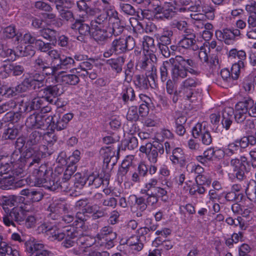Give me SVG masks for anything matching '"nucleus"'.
<instances>
[{"label": "nucleus", "mask_w": 256, "mask_h": 256, "mask_svg": "<svg viewBox=\"0 0 256 256\" xmlns=\"http://www.w3.org/2000/svg\"><path fill=\"white\" fill-rule=\"evenodd\" d=\"M53 120L52 116L42 115V114H36L35 124L36 126L34 128H40L43 130H48L51 125V122Z\"/></svg>", "instance_id": "nucleus-18"}, {"label": "nucleus", "mask_w": 256, "mask_h": 256, "mask_svg": "<svg viewBox=\"0 0 256 256\" xmlns=\"http://www.w3.org/2000/svg\"><path fill=\"white\" fill-rule=\"evenodd\" d=\"M15 179L10 174L0 177V184L4 189H11L14 188Z\"/></svg>", "instance_id": "nucleus-48"}, {"label": "nucleus", "mask_w": 256, "mask_h": 256, "mask_svg": "<svg viewBox=\"0 0 256 256\" xmlns=\"http://www.w3.org/2000/svg\"><path fill=\"white\" fill-rule=\"evenodd\" d=\"M134 46L135 40L132 36H121L112 42L110 48L106 50L103 55L104 58H108L114 53L120 54L130 50Z\"/></svg>", "instance_id": "nucleus-4"}, {"label": "nucleus", "mask_w": 256, "mask_h": 256, "mask_svg": "<svg viewBox=\"0 0 256 256\" xmlns=\"http://www.w3.org/2000/svg\"><path fill=\"white\" fill-rule=\"evenodd\" d=\"M158 180L156 178H151L148 182L145 184L143 189L140 191L142 194H148L154 192L155 188H156Z\"/></svg>", "instance_id": "nucleus-53"}, {"label": "nucleus", "mask_w": 256, "mask_h": 256, "mask_svg": "<svg viewBox=\"0 0 256 256\" xmlns=\"http://www.w3.org/2000/svg\"><path fill=\"white\" fill-rule=\"evenodd\" d=\"M28 102L31 112L32 110L40 109L41 107L44 106V103H46V102L44 98L42 96V98H35L28 101Z\"/></svg>", "instance_id": "nucleus-49"}, {"label": "nucleus", "mask_w": 256, "mask_h": 256, "mask_svg": "<svg viewBox=\"0 0 256 256\" xmlns=\"http://www.w3.org/2000/svg\"><path fill=\"white\" fill-rule=\"evenodd\" d=\"M70 28L75 30H78L80 36L78 37L79 40H83V36H88L90 33L91 26L84 22V20L82 19H76L74 22L70 25Z\"/></svg>", "instance_id": "nucleus-11"}, {"label": "nucleus", "mask_w": 256, "mask_h": 256, "mask_svg": "<svg viewBox=\"0 0 256 256\" xmlns=\"http://www.w3.org/2000/svg\"><path fill=\"white\" fill-rule=\"evenodd\" d=\"M84 183L96 188L104 184V180L99 174H92L84 180Z\"/></svg>", "instance_id": "nucleus-26"}, {"label": "nucleus", "mask_w": 256, "mask_h": 256, "mask_svg": "<svg viewBox=\"0 0 256 256\" xmlns=\"http://www.w3.org/2000/svg\"><path fill=\"white\" fill-rule=\"evenodd\" d=\"M93 65L88 61H84L81 62L78 66L75 68L76 72L79 75V76L86 78L88 76V72L92 69Z\"/></svg>", "instance_id": "nucleus-31"}, {"label": "nucleus", "mask_w": 256, "mask_h": 256, "mask_svg": "<svg viewBox=\"0 0 256 256\" xmlns=\"http://www.w3.org/2000/svg\"><path fill=\"white\" fill-rule=\"evenodd\" d=\"M202 12L209 20H212L215 17L216 10L210 4L204 2L201 5Z\"/></svg>", "instance_id": "nucleus-46"}, {"label": "nucleus", "mask_w": 256, "mask_h": 256, "mask_svg": "<svg viewBox=\"0 0 256 256\" xmlns=\"http://www.w3.org/2000/svg\"><path fill=\"white\" fill-rule=\"evenodd\" d=\"M92 36L98 44H103L110 37L108 26L91 27Z\"/></svg>", "instance_id": "nucleus-12"}, {"label": "nucleus", "mask_w": 256, "mask_h": 256, "mask_svg": "<svg viewBox=\"0 0 256 256\" xmlns=\"http://www.w3.org/2000/svg\"><path fill=\"white\" fill-rule=\"evenodd\" d=\"M18 133V130L15 128H8L3 133L2 138L5 140H14Z\"/></svg>", "instance_id": "nucleus-61"}, {"label": "nucleus", "mask_w": 256, "mask_h": 256, "mask_svg": "<svg viewBox=\"0 0 256 256\" xmlns=\"http://www.w3.org/2000/svg\"><path fill=\"white\" fill-rule=\"evenodd\" d=\"M217 39L224 42L226 44H232L234 42L232 33L230 28H224L222 30H217L215 32Z\"/></svg>", "instance_id": "nucleus-17"}, {"label": "nucleus", "mask_w": 256, "mask_h": 256, "mask_svg": "<svg viewBox=\"0 0 256 256\" xmlns=\"http://www.w3.org/2000/svg\"><path fill=\"white\" fill-rule=\"evenodd\" d=\"M80 235L78 237L77 244L82 246L84 248H90L95 242L94 240L88 236H84L82 234V231H78Z\"/></svg>", "instance_id": "nucleus-38"}, {"label": "nucleus", "mask_w": 256, "mask_h": 256, "mask_svg": "<svg viewBox=\"0 0 256 256\" xmlns=\"http://www.w3.org/2000/svg\"><path fill=\"white\" fill-rule=\"evenodd\" d=\"M50 213L48 216L52 220H60L63 214L68 213V208L66 204L54 203L48 208Z\"/></svg>", "instance_id": "nucleus-10"}, {"label": "nucleus", "mask_w": 256, "mask_h": 256, "mask_svg": "<svg viewBox=\"0 0 256 256\" xmlns=\"http://www.w3.org/2000/svg\"><path fill=\"white\" fill-rule=\"evenodd\" d=\"M32 64L36 71L46 74L47 76L54 75V65L52 66V63L42 56L36 58L34 60Z\"/></svg>", "instance_id": "nucleus-8"}, {"label": "nucleus", "mask_w": 256, "mask_h": 256, "mask_svg": "<svg viewBox=\"0 0 256 256\" xmlns=\"http://www.w3.org/2000/svg\"><path fill=\"white\" fill-rule=\"evenodd\" d=\"M6 214L2 217L4 224L7 226L16 227V224L22 225L26 218V212L21 207H14L10 212H6V208L4 207Z\"/></svg>", "instance_id": "nucleus-6"}, {"label": "nucleus", "mask_w": 256, "mask_h": 256, "mask_svg": "<svg viewBox=\"0 0 256 256\" xmlns=\"http://www.w3.org/2000/svg\"><path fill=\"white\" fill-rule=\"evenodd\" d=\"M39 33L40 36L52 42V44L55 46L56 43V38L59 34L58 31L50 28H42L39 30Z\"/></svg>", "instance_id": "nucleus-23"}, {"label": "nucleus", "mask_w": 256, "mask_h": 256, "mask_svg": "<svg viewBox=\"0 0 256 256\" xmlns=\"http://www.w3.org/2000/svg\"><path fill=\"white\" fill-rule=\"evenodd\" d=\"M125 58L123 56H118L116 58H112L107 60L106 63L117 74L122 72V66L124 62Z\"/></svg>", "instance_id": "nucleus-22"}, {"label": "nucleus", "mask_w": 256, "mask_h": 256, "mask_svg": "<svg viewBox=\"0 0 256 256\" xmlns=\"http://www.w3.org/2000/svg\"><path fill=\"white\" fill-rule=\"evenodd\" d=\"M104 12L106 17L109 18V20L114 18L116 21L120 20L118 16V12L115 10L114 6L110 2L105 4L104 6Z\"/></svg>", "instance_id": "nucleus-39"}, {"label": "nucleus", "mask_w": 256, "mask_h": 256, "mask_svg": "<svg viewBox=\"0 0 256 256\" xmlns=\"http://www.w3.org/2000/svg\"><path fill=\"white\" fill-rule=\"evenodd\" d=\"M157 60L154 54L143 52L142 54L138 57L136 64L142 70L146 71V74L154 82L158 78L156 66Z\"/></svg>", "instance_id": "nucleus-5"}, {"label": "nucleus", "mask_w": 256, "mask_h": 256, "mask_svg": "<svg viewBox=\"0 0 256 256\" xmlns=\"http://www.w3.org/2000/svg\"><path fill=\"white\" fill-rule=\"evenodd\" d=\"M112 237L114 238L116 236V234L113 232V228L110 226H104L100 230V232L97 234L96 238L98 240H102V239L106 238Z\"/></svg>", "instance_id": "nucleus-41"}, {"label": "nucleus", "mask_w": 256, "mask_h": 256, "mask_svg": "<svg viewBox=\"0 0 256 256\" xmlns=\"http://www.w3.org/2000/svg\"><path fill=\"white\" fill-rule=\"evenodd\" d=\"M140 150L146 154L148 160L151 163L156 164L158 162V158L164 153V148L162 143L148 142L145 145L142 146Z\"/></svg>", "instance_id": "nucleus-7"}, {"label": "nucleus", "mask_w": 256, "mask_h": 256, "mask_svg": "<svg viewBox=\"0 0 256 256\" xmlns=\"http://www.w3.org/2000/svg\"><path fill=\"white\" fill-rule=\"evenodd\" d=\"M57 78L66 84L75 86L80 82L79 77L74 74L58 75Z\"/></svg>", "instance_id": "nucleus-29"}, {"label": "nucleus", "mask_w": 256, "mask_h": 256, "mask_svg": "<svg viewBox=\"0 0 256 256\" xmlns=\"http://www.w3.org/2000/svg\"><path fill=\"white\" fill-rule=\"evenodd\" d=\"M195 182L198 185H202L204 186H209L212 182L210 177L206 174H203L200 175H197L195 178Z\"/></svg>", "instance_id": "nucleus-56"}, {"label": "nucleus", "mask_w": 256, "mask_h": 256, "mask_svg": "<svg viewBox=\"0 0 256 256\" xmlns=\"http://www.w3.org/2000/svg\"><path fill=\"white\" fill-rule=\"evenodd\" d=\"M42 230H45V232L47 233L48 235H50V237L52 238V240L61 241L64 238V240L62 243V244L66 248H71L77 244L78 237L80 235L78 230L74 227L67 229L65 233L60 232L56 230V227L50 226H46V224L42 225Z\"/></svg>", "instance_id": "nucleus-3"}, {"label": "nucleus", "mask_w": 256, "mask_h": 256, "mask_svg": "<svg viewBox=\"0 0 256 256\" xmlns=\"http://www.w3.org/2000/svg\"><path fill=\"white\" fill-rule=\"evenodd\" d=\"M100 152L102 155L104 163L106 164V167L109 164H111L112 166L115 164L117 158L114 156L115 152L112 150L111 146L106 147V148H102Z\"/></svg>", "instance_id": "nucleus-21"}, {"label": "nucleus", "mask_w": 256, "mask_h": 256, "mask_svg": "<svg viewBox=\"0 0 256 256\" xmlns=\"http://www.w3.org/2000/svg\"><path fill=\"white\" fill-rule=\"evenodd\" d=\"M46 76H47L46 74L38 72L34 74L30 77L34 84V89H36V88H39L44 86Z\"/></svg>", "instance_id": "nucleus-44"}, {"label": "nucleus", "mask_w": 256, "mask_h": 256, "mask_svg": "<svg viewBox=\"0 0 256 256\" xmlns=\"http://www.w3.org/2000/svg\"><path fill=\"white\" fill-rule=\"evenodd\" d=\"M20 194L27 196L32 202H38L43 198V194L40 190L24 189L20 192Z\"/></svg>", "instance_id": "nucleus-24"}, {"label": "nucleus", "mask_w": 256, "mask_h": 256, "mask_svg": "<svg viewBox=\"0 0 256 256\" xmlns=\"http://www.w3.org/2000/svg\"><path fill=\"white\" fill-rule=\"evenodd\" d=\"M189 193L190 194L194 196L198 194H204L206 192V188L202 185H198L196 182L191 186H189Z\"/></svg>", "instance_id": "nucleus-59"}, {"label": "nucleus", "mask_w": 256, "mask_h": 256, "mask_svg": "<svg viewBox=\"0 0 256 256\" xmlns=\"http://www.w3.org/2000/svg\"><path fill=\"white\" fill-rule=\"evenodd\" d=\"M229 57L230 59H238L237 62H244L246 59V53L244 50H238L236 48L232 49L229 52Z\"/></svg>", "instance_id": "nucleus-51"}, {"label": "nucleus", "mask_w": 256, "mask_h": 256, "mask_svg": "<svg viewBox=\"0 0 256 256\" xmlns=\"http://www.w3.org/2000/svg\"><path fill=\"white\" fill-rule=\"evenodd\" d=\"M196 43V38L183 37L178 42V45L180 47L185 49H192L193 50H196L198 49V46Z\"/></svg>", "instance_id": "nucleus-34"}, {"label": "nucleus", "mask_w": 256, "mask_h": 256, "mask_svg": "<svg viewBox=\"0 0 256 256\" xmlns=\"http://www.w3.org/2000/svg\"><path fill=\"white\" fill-rule=\"evenodd\" d=\"M178 82L174 80V78H169L166 80V88L168 94L170 95V99L173 103L175 101L176 96L178 94V90L175 86V83Z\"/></svg>", "instance_id": "nucleus-25"}, {"label": "nucleus", "mask_w": 256, "mask_h": 256, "mask_svg": "<svg viewBox=\"0 0 256 256\" xmlns=\"http://www.w3.org/2000/svg\"><path fill=\"white\" fill-rule=\"evenodd\" d=\"M174 104H176L180 98L188 100L192 102L195 100L194 90L180 84L178 90V94L176 96Z\"/></svg>", "instance_id": "nucleus-14"}, {"label": "nucleus", "mask_w": 256, "mask_h": 256, "mask_svg": "<svg viewBox=\"0 0 256 256\" xmlns=\"http://www.w3.org/2000/svg\"><path fill=\"white\" fill-rule=\"evenodd\" d=\"M170 62L172 66L171 78L176 81L180 82L187 78L188 72L196 76L200 74V71L194 68L196 66L195 62L187 56H176L174 58H170Z\"/></svg>", "instance_id": "nucleus-2"}, {"label": "nucleus", "mask_w": 256, "mask_h": 256, "mask_svg": "<svg viewBox=\"0 0 256 256\" xmlns=\"http://www.w3.org/2000/svg\"><path fill=\"white\" fill-rule=\"evenodd\" d=\"M170 160L174 164H178L180 167H184L186 163V156L180 148L172 150Z\"/></svg>", "instance_id": "nucleus-15"}, {"label": "nucleus", "mask_w": 256, "mask_h": 256, "mask_svg": "<svg viewBox=\"0 0 256 256\" xmlns=\"http://www.w3.org/2000/svg\"><path fill=\"white\" fill-rule=\"evenodd\" d=\"M0 69L6 73H10L14 76H19L24 71V66L18 64H4L1 63Z\"/></svg>", "instance_id": "nucleus-16"}, {"label": "nucleus", "mask_w": 256, "mask_h": 256, "mask_svg": "<svg viewBox=\"0 0 256 256\" xmlns=\"http://www.w3.org/2000/svg\"><path fill=\"white\" fill-rule=\"evenodd\" d=\"M246 10L250 14L248 18V24L249 26L253 28L256 26V2L252 3L250 4H247L246 6Z\"/></svg>", "instance_id": "nucleus-32"}, {"label": "nucleus", "mask_w": 256, "mask_h": 256, "mask_svg": "<svg viewBox=\"0 0 256 256\" xmlns=\"http://www.w3.org/2000/svg\"><path fill=\"white\" fill-rule=\"evenodd\" d=\"M254 80L252 76L249 75L244 79L242 86L246 92H250L254 89Z\"/></svg>", "instance_id": "nucleus-64"}, {"label": "nucleus", "mask_w": 256, "mask_h": 256, "mask_svg": "<svg viewBox=\"0 0 256 256\" xmlns=\"http://www.w3.org/2000/svg\"><path fill=\"white\" fill-rule=\"evenodd\" d=\"M148 76L144 75H136L134 82L136 86L140 90H148L150 86V81L148 80Z\"/></svg>", "instance_id": "nucleus-33"}, {"label": "nucleus", "mask_w": 256, "mask_h": 256, "mask_svg": "<svg viewBox=\"0 0 256 256\" xmlns=\"http://www.w3.org/2000/svg\"><path fill=\"white\" fill-rule=\"evenodd\" d=\"M108 18L104 12L102 13L96 18L91 20V27H104L108 26Z\"/></svg>", "instance_id": "nucleus-40"}, {"label": "nucleus", "mask_w": 256, "mask_h": 256, "mask_svg": "<svg viewBox=\"0 0 256 256\" xmlns=\"http://www.w3.org/2000/svg\"><path fill=\"white\" fill-rule=\"evenodd\" d=\"M244 67V62H235L231 68L230 75L232 80H236L239 77L240 69Z\"/></svg>", "instance_id": "nucleus-50"}, {"label": "nucleus", "mask_w": 256, "mask_h": 256, "mask_svg": "<svg viewBox=\"0 0 256 256\" xmlns=\"http://www.w3.org/2000/svg\"><path fill=\"white\" fill-rule=\"evenodd\" d=\"M180 84L194 90L196 88L200 86L201 82L196 76H190L184 80Z\"/></svg>", "instance_id": "nucleus-45"}, {"label": "nucleus", "mask_w": 256, "mask_h": 256, "mask_svg": "<svg viewBox=\"0 0 256 256\" xmlns=\"http://www.w3.org/2000/svg\"><path fill=\"white\" fill-rule=\"evenodd\" d=\"M24 158L34 159L36 158H40V160H42V152L39 150H35L33 148H28L24 152Z\"/></svg>", "instance_id": "nucleus-60"}, {"label": "nucleus", "mask_w": 256, "mask_h": 256, "mask_svg": "<svg viewBox=\"0 0 256 256\" xmlns=\"http://www.w3.org/2000/svg\"><path fill=\"white\" fill-rule=\"evenodd\" d=\"M155 36L159 41L158 44H170L173 36V32L168 28H165L161 34H157Z\"/></svg>", "instance_id": "nucleus-27"}, {"label": "nucleus", "mask_w": 256, "mask_h": 256, "mask_svg": "<svg viewBox=\"0 0 256 256\" xmlns=\"http://www.w3.org/2000/svg\"><path fill=\"white\" fill-rule=\"evenodd\" d=\"M38 38L35 37L30 32L25 34L22 36V34L16 36V40L22 44H35Z\"/></svg>", "instance_id": "nucleus-42"}, {"label": "nucleus", "mask_w": 256, "mask_h": 256, "mask_svg": "<svg viewBox=\"0 0 256 256\" xmlns=\"http://www.w3.org/2000/svg\"><path fill=\"white\" fill-rule=\"evenodd\" d=\"M176 8L170 2H165L163 5L162 14L156 16V19L163 20H170L176 14Z\"/></svg>", "instance_id": "nucleus-19"}, {"label": "nucleus", "mask_w": 256, "mask_h": 256, "mask_svg": "<svg viewBox=\"0 0 256 256\" xmlns=\"http://www.w3.org/2000/svg\"><path fill=\"white\" fill-rule=\"evenodd\" d=\"M250 184V182L238 181L232 186L231 190L235 194L243 190L247 193Z\"/></svg>", "instance_id": "nucleus-52"}, {"label": "nucleus", "mask_w": 256, "mask_h": 256, "mask_svg": "<svg viewBox=\"0 0 256 256\" xmlns=\"http://www.w3.org/2000/svg\"><path fill=\"white\" fill-rule=\"evenodd\" d=\"M52 44L50 42H44L42 40L38 38L35 43V46L38 50L41 52H47L52 48Z\"/></svg>", "instance_id": "nucleus-63"}, {"label": "nucleus", "mask_w": 256, "mask_h": 256, "mask_svg": "<svg viewBox=\"0 0 256 256\" xmlns=\"http://www.w3.org/2000/svg\"><path fill=\"white\" fill-rule=\"evenodd\" d=\"M76 166H68L65 170L62 180L56 173H54L50 168L46 164H41L38 169L34 171L36 176L37 185L52 191L59 190L62 192L70 190V180L76 170Z\"/></svg>", "instance_id": "nucleus-1"}, {"label": "nucleus", "mask_w": 256, "mask_h": 256, "mask_svg": "<svg viewBox=\"0 0 256 256\" xmlns=\"http://www.w3.org/2000/svg\"><path fill=\"white\" fill-rule=\"evenodd\" d=\"M252 106V100L250 97H244L240 100L235 106V108L248 113L250 108Z\"/></svg>", "instance_id": "nucleus-36"}, {"label": "nucleus", "mask_w": 256, "mask_h": 256, "mask_svg": "<svg viewBox=\"0 0 256 256\" xmlns=\"http://www.w3.org/2000/svg\"><path fill=\"white\" fill-rule=\"evenodd\" d=\"M61 84L50 85L42 90L43 92L42 97L46 102L50 104L56 103L54 98L60 96L64 92Z\"/></svg>", "instance_id": "nucleus-9"}, {"label": "nucleus", "mask_w": 256, "mask_h": 256, "mask_svg": "<svg viewBox=\"0 0 256 256\" xmlns=\"http://www.w3.org/2000/svg\"><path fill=\"white\" fill-rule=\"evenodd\" d=\"M142 46L144 51L146 52H153L154 50L156 49L154 44V40L150 36H144L143 38Z\"/></svg>", "instance_id": "nucleus-47"}, {"label": "nucleus", "mask_w": 256, "mask_h": 256, "mask_svg": "<svg viewBox=\"0 0 256 256\" xmlns=\"http://www.w3.org/2000/svg\"><path fill=\"white\" fill-rule=\"evenodd\" d=\"M145 194L147 196L146 202L148 206H151L152 208L155 209L159 206H158L159 199L154 192Z\"/></svg>", "instance_id": "nucleus-57"}, {"label": "nucleus", "mask_w": 256, "mask_h": 256, "mask_svg": "<svg viewBox=\"0 0 256 256\" xmlns=\"http://www.w3.org/2000/svg\"><path fill=\"white\" fill-rule=\"evenodd\" d=\"M42 136V134L37 130H34L29 135L26 141V146H32L38 144Z\"/></svg>", "instance_id": "nucleus-35"}, {"label": "nucleus", "mask_w": 256, "mask_h": 256, "mask_svg": "<svg viewBox=\"0 0 256 256\" xmlns=\"http://www.w3.org/2000/svg\"><path fill=\"white\" fill-rule=\"evenodd\" d=\"M108 28L110 38L112 36H118L122 34L124 30V27L121 24L120 20H116L109 24Z\"/></svg>", "instance_id": "nucleus-30"}, {"label": "nucleus", "mask_w": 256, "mask_h": 256, "mask_svg": "<svg viewBox=\"0 0 256 256\" xmlns=\"http://www.w3.org/2000/svg\"><path fill=\"white\" fill-rule=\"evenodd\" d=\"M0 55L2 57H8V60H15L16 54L14 51L8 48L6 46L3 44H0Z\"/></svg>", "instance_id": "nucleus-55"}, {"label": "nucleus", "mask_w": 256, "mask_h": 256, "mask_svg": "<svg viewBox=\"0 0 256 256\" xmlns=\"http://www.w3.org/2000/svg\"><path fill=\"white\" fill-rule=\"evenodd\" d=\"M208 130L205 124L198 122L192 128V136L195 138H201Z\"/></svg>", "instance_id": "nucleus-37"}, {"label": "nucleus", "mask_w": 256, "mask_h": 256, "mask_svg": "<svg viewBox=\"0 0 256 256\" xmlns=\"http://www.w3.org/2000/svg\"><path fill=\"white\" fill-rule=\"evenodd\" d=\"M234 111L232 110H224L222 113V127L228 130L232 124L234 118Z\"/></svg>", "instance_id": "nucleus-28"}, {"label": "nucleus", "mask_w": 256, "mask_h": 256, "mask_svg": "<svg viewBox=\"0 0 256 256\" xmlns=\"http://www.w3.org/2000/svg\"><path fill=\"white\" fill-rule=\"evenodd\" d=\"M24 162L26 166L29 169L30 168H32L34 169L32 175L34 177L35 183L37 184L36 176H34V170L39 168L40 166H38V165L41 160H40V158H36L34 159H32L30 158V159L24 158Z\"/></svg>", "instance_id": "nucleus-54"}, {"label": "nucleus", "mask_w": 256, "mask_h": 256, "mask_svg": "<svg viewBox=\"0 0 256 256\" xmlns=\"http://www.w3.org/2000/svg\"><path fill=\"white\" fill-rule=\"evenodd\" d=\"M26 250L30 256H50V252L44 248V245L38 242L26 243Z\"/></svg>", "instance_id": "nucleus-13"}, {"label": "nucleus", "mask_w": 256, "mask_h": 256, "mask_svg": "<svg viewBox=\"0 0 256 256\" xmlns=\"http://www.w3.org/2000/svg\"><path fill=\"white\" fill-rule=\"evenodd\" d=\"M170 63V62H169L167 60L164 61L160 67V78L161 82H166V80H168V68Z\"/></svg>", "instance_id": "nucleus-58"}, {"label": "nucleus", "mask_w": 256, "mask_h": 256, "mask_svg": "<svg viewBox=\"0 0 256 256\" xmlns=\"http://www.w3.org/2000/svg\"><path fill=\"white\" fill-rule=\"evenodd\" d=\"M122 99L124 104L133 102L136 98L134 90L132 87H126L122 93Z\"/></svg>", "instance_id": "nucleus-43"}, {"label": "nucleus", "mask_w": 256, "mask_h": 256, "mask_svg": "<svg viewBox=\"0 0 256 256\" xmlns=\"http://www.w3.org/2000/svg\"><path fill=\"white\" fill-rule=\"evenodd\" d=\"M80 152L78 150H75L72 155L66 158V164L68 166H76V164L80 158Z\"/></svg>", "instance_id": "nucleus-62"}, {"label": "nucleus", "mask_w": 256, "mask_h": 256, "mask_svg": "<svg viewBox=\"0 0 256 256\" xmlns=\"http://www.w3.org/2000/svg\"><path fill=\"white\" fill-rule=\"evenodd\" d=\"M74 60L72 57L62 56L58 64H55L54 62V73L60 70L70 68L74 66Z\"/></svg>", "instance_id": "nucleus-20"}]
</instances>
